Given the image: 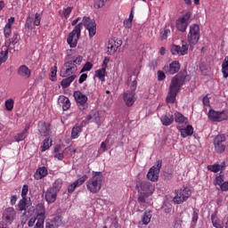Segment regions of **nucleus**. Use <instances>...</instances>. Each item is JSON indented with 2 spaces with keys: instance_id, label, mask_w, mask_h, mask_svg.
Here are the masks:
<instances>
[{
  "instance_id": "nucleus-1",
  "label": "nucleus",
  "mask_w": 228,
  "mask_h": 228,
  "mask_svg": "<svg viewBox=\"0 0 228 228\" xmlns=\"http://www.w3.org/2000/svg\"><path fill=\"white\" fill-rule=\"evenodd\" d=\"M83 26L86 28V29H87L89 37L94 38L97 33V23H95V20H92L90 17L84 16L82 22L77 24L75 28L68 35L67 44H69V47L72 49L77 45V41L79 40V37H81Z\"/></svg>"
},
{
  "instance_id": "nucleus-2",
  "label": "nucleus",
  "mask_w": 228,
  "mask_h": 228,
  "mask_svg": "<svg viewBox=\"0 0 228 228\" xmlns=\"http://www.w3.org/2000/svg\"><path fill=\"white\" fill-rule=\"evenodd\" d=\"M184 81H186V77L179 74L175 75L171 79L169 91L166 98V102H167L168 104H174V102H175V97H177V94H179L181 86L184 85Z\"/></svg>"
},
{
  "instance_id": "nucleus-3",
  "label": "nucleus",
  "mask_w": 228,
  "mask_h": 228,
  "mask_svg": "<svg viewBox=\"0 0 228 228\" xmlns=\"http://www.w3.org/2000/svg\"><path fill=\"white\" fill-rule=\"evenodd\" d=\"M42 22V12H36L35 14L29 12L26 18L25 29L27 31H32V33L28 34V37L37 35V28L35 26H40Z\"/></svg>"
},
{
  "instance_id": "nucleus-4",
  "label": "nucleus",
  "mask_w": 228,
  "mask_h": 228,
  "mask_svg": "<svg viewBox=\"0 0 228 228\" xmlns=\"http://www.w3.org/2000/svg\"><path fill=\"white\" fill-rule=\"evenodd\" d=\"M102 172H93V177L86 182V188L91 193H99L102 188Z\"/></svg>"
},
{
  "instance_id": "nucleus-5",
  "label": "nucleus",
  "mask_w": 228,
  "mask_h": 228,
  "mask_svg": "<svg viewBox=\"0 0 228 228\" xmlns=\"http://www.w3.org/2000/svg\"><path fill=\"white\" fill-rule=\"evenodd\" d=\"M190 197H191V190L190 188L184 187L183 189H177L175 191L173 202H175V204H183V202H186Z\"/></svg>"
},
{
  "instance_id": "nucleus-6",
  "label": "nucleus",
  "mask_w": 228,
  "mask_h": 228,
  "mask_svg": "<svg viewBox=\"0 0 228 228\" xmlns=\"http://www.w3.org/2000/svg\"><path fill=\"white\" fill-rule=\"evenodd\" d=\"M200 39V27L198 24H193L190 27L189 34L187 36V40L191 47L197 45L199 40Z\"/></svg>"
},
{
  "instance_id": "nucleus-7",
  "label": "nucleus",
  "mask_w": 228,
  "mask_h": 228,
  "mask_svg": "<svg viewBox=\"0 0 228 228\" xmlns=\"http://www.w3.org/2000/svg\"><path fill=\"white\" fill-rule=\"evenodd\" d=\"M161 167H163V160L159 159L155 166H152L149 172L147 173V179L151 181V183H156L158 179H159V172L161 170Z\"/></svg>"
},
{
  "instance_id": "nucleus-8",
  "label": "nucleus",
  "mask_w": 228,
  "mask_h": 228,
  "mask_svg": "<svg viewBox=\"0 0 228 228\" xmlns=\"http://www.w3.org/2000/svg\"><path fill=\"white\" fill-rule=\"evenodd\" d=\"M191 17V12H187L182 17L176 20V29L181 33H185L188 29V25L190 24V19Z\"/></svg>"
},
{
  "instance_id": "nucleus-9",
  "label": "nucleus",
  "mask_w": 228,
  "mask_h": 228,
  "mask_svg": "<svg viewBox=\"0 0 228 228\" xmlns=\"http://www.w3.org/2000/svg\"><path fill=\"white\" fill-rule=\"evenodd\" d=\"M208 118L211 122H223V120H228V110L216 111L210 110L208 111Z\"/></svg>"
},
{
  "instance_id": "nucleus-10",
  "label": "nucleus",
  "mask_w": 228,
  "mask_h": 228,
  "mask_svg": "<svg viewBox=\"0 0 228 228\" xmlns=\"http://www.w3.org/2000/svg\"><path fill=\"white\" fill-rule=\"evenodd\" d=\"M136 188L138 193H145L148 195H152V193H154V185H152L150 182L147 181L137 183Z\"/></svg>"
},
{
  "instance_id": "nucleus-11",
  "label": "nucleus",
  "mask_w": 228,
  "mask_h": 228,
  "mask_svg": "<svg viewBox=\"0 0 228 228\" xmlns=\"http://www.w3.org/2000/svg\"><path fill=\"white\" fill-rule=\"evenodd\" d=\"M16 216L17 212L15 211V208L9 207L4 210L2 219L5 224H12Z\"/></svg>"
},
{
  "instance_id": "nucleus-12",
  "label": "nucleus",
  "mask_w": 228,
  "mask_h": 228,
  "mask_svg": "<svg viewBox=\"0 0 228 228\" xmlns=\"http://www.w3.org/2000/svg\"><path fill=\"white\" fill-rule=\"evenodd\" d=\"M225 134H221L216 136L214 139V146L219 154L225 151Z\"/></svg>"
},
{
  "instance_id": "nucleus-13",
  "label": "nucleus",
  "mask_w": 228,
  "mask_h": 228,
  "mask_svg": "<svg viewBox=\"0 0 228 228\" xmlns=\"http://www.w3.org/2000/svg\"><path fill=\"white\" fill-rule=\"evenodd\" d=\"M77 72V66L72 61H67L62 67V77L72 76Z\"/></svg>"
},
{
  "instance_id": "nucleus-14",
  "label": "nucleus",
  "mask_w": 228,
  "mask_h": 228,
  "mask_svg": "<svg viewBox=\"0 0 228 228\" xmlns=\"http://www.w3.org/2000/svg\"><path fill=\"white\" fill-rule=\"evenodd\" d=\"M120 45H122V40L115 38L110 39L107 44V54H115Z\"/></svg>"
},
{
  "instance_id": "nucleus-15",
  "label": "nucleus",
  "mask_w": 228,
  "mask_h": 228,
  "mask_svg": "<svg viewBox=\"0 0 228 228\" xmlns=\"http://www.w3.org/2000/svg\"><path fill=\"white\" fill-rule=\"evenodd\" d=\"M171 53L174 55L180 54L181 56H184V54H188V43L182 42L181 45H171Z\"/></svg>"
},
{
  "instance_id": "nucleus-16",
  "label": "nucleus",
  "mask_w": 228,
  "mask_h": 228,
  "mask_svg": "<svg viewBox=\"0 0 228 228\" xmlns=\"http://www.w3.org/2000/svg\"><path fill=\"white\" fill-rule=\"evenodd\" d=\"M38 133L41 138L49 136L51 134V124L45 123V121H39L38 125Z\"/></svg>"
},
{
  "instance_id": "nucleus-17",
  "label": "nucleus",
  "mask_w": 228,
  "mask_h": 228,
  "mask_svg": "<svg viewBox=\"0 0 228 228\" xmlns=\"http://www.w3.org/2000/svg\"><path fill=\"white\" fill-rule=\"evenodd\" d=\"M180 69L181 63H179V61H174L169 64V66H165L163 68L164 72L171 75L177 74Z\"/></svg>"
},
{
  "instance_id": "nucleus-18",
  "label": "nucleus",
  "mask_w": 228,
  "mask_h": 228,
  "mask_svg": "<svg viewBox=\"0 0 228 228\" xmlns=\"http://www.w3.org/2000/svg\"><path fill=\"white\" fill-rule=\"evenodd\" d=\"M123 100L128 108H131L136 102V94L131 91H126L123 94Z\"/></svg>"
},
{
  "instance_id": "nucleus-19",
  "label": "nucleus",
  "mask_w": 228,
  "mask_h": 228,
  "mask_svg": "<svg viewBox=\"0 0 228 228\" xmlns=\"http://www.w3.org/2000/svg\"><path fill=\"white\" fill-rule=\"evenodd\" d=\"M63 224V217L61 216H55L45 224L46 228H56L61 226Z\"/></svg>"
},
{
  "instance_id": "nucleus-20",
  "label": "nucleus",
  "mask_w": 228,
  "mask_h": 228,
  "mask_svg": "<svg viewBox=\"0 0 228 228\" xmlns=\"http://www.w3.org/2000/svg\"><path fill=\"white\" fill-rule=\"evenodd\" d=\"M45 199L48 204H54V202H56V199H58V192L48 188L45 193Z\"/></svg>"
},
{
  "instance_id": "nucleus-21",
  "label": "nucleus",
  "mask_w": 228,
  "mask_h": 228,
  "mask_svg": "<svg viewBox=\"0 0 228 228\" xmlns=\"http://www.w3.org/2000/svg\"><path fill=\"white\" fill-rule=\"evenodd\" d=\"M73 95L75 101H77V104H80V106H85L88 102V96L81 93V91H75Z\"/></svg>"
},
{
  "instance_id": "nucleus-22",
  "label": "nucleus",
  "mask_w": 228,
  "mask_h": 228,
  "mask_svg": "<svg viewBox=\"0 0 228 228\" xmlns=\"http://www.w3.org/2000/svg\"><path fill=\"white\" fill-rule=\"evenodd\" d=\"M20 40V36L17 32H14L12 37L5 42V47H7L6 49H8V51H12V45L19 44Z\"/></svg>"
},
{
  "instance_id": "nucleus-23",
  "label": "nucleus",
  "mask_w": 228,
  "mask_h": 228,
  "mask_svg": "<svg viewBox=\"0 0 228 228\" xmlns=\"http://www.w3.org/2000/svg\"><path fill=\"white\" fill-rule=\"evenodd\" d=\"M18 76L24 79H29L31 77V69L26 65H21L18 69Z\"/></svg>"
},
{
  "instance_id": "nucleus-24",
  "label": "nucleus",
  "mask_w": 228,
  "mask_h": 228,
  "mask_svg": "<svg viewBox=\"0 0 228 228\" xmlns=\"http://www.w3.org/2000/svg\"><path fill=\"white\" fill-rule=\"evenodd\" d=\"M36 215L37 220H45V207L44 204L37 205Z\"/></svg>"
},
{
  "instance_id": "nucleus-25",
  "label": "nucleus",
  "mask_w": 228,
  "mask_h": 228,
  "mask_svg": "<svg viewBox=\"0 0 228 228\" xmlns=\"http://www.w3.org/2000/svg\"><path fill=\"white\" fill-rule=\"evenodd\" d=\"M160 122H162V125L166 126H172V124H174V115H162Z\"/></svg>"
},
{
  "instance_id": "nucleus-26",
  "label": "nucleus",
  "mask_w": 228,
  "mask_h": 228,
  "mask_svg": "<svg viewBox=\"0 0 228 228\" xmlns=\"http://www.w3.org/2000/svg\"><path fill=\"white\" fill-rule=\"evenodd\" d=\"M59 102L62 104L63 111H67L70 108V100L65 95H61L59 97Z\"/></svg>"
},
{
  "instance_id": "nucleus-27",
  "label": "nucleus",
  "mask_w": 228,
  "mask_h": 228,
  "mask_svg": "<svg viewBox=\"0 0 228 228\" xmlns=\"http://www.w3.org/2000/svg\"><path fill=\"white\" fill-rule=\"evenodd\" d=\"M180 133L182 138L191 136V134H193V126L191 125H188L185 128H181Z\"/></svg>"
},
{
  "instance_id": "nucleus-28",
  "label": "nucleus",
  "mask_w": 228,
  "mask_h": 228,
  "mask_svg": "<svg viewBox=\"0 0 228 228\" xmlns=\"http://www.w3.org/2000/svg\"><path fill=\"white\" fill-rule=\"evenodd\" d=\"M174 120H175V122H177L178 124H188V118L184 117L180 112L175 113Z\"/></svg>"
},
{
  "instance_id": "nucleus-29",
  "label": "nucleus",
  "mask_w": 228,
  "mask_h": 228,
  "mask_svg": "<svg viewBox=\"0 0 228 228\" xmlns=\"http://www.w3.org/2000/svg\"><path fill=\"white\" fill-rule=\"evenodd\" d=\"M76 79V75H71L61 80V86L62 88H69L70 86V83H72Z\"/></svg>"
},
{
  "instance_id": "nucleus-30",
  "label": "nucleus",
  "mask_w": 228,
  "mask_h": 228,
  "mask_svg": "<svg viewBox=\"0 0 228 228\" xmlns=\"http://www.w3.org/2000/svg\"><path fill=\"white\" fill-rule=\"evenodd\" d=\"M211 222L214 227L224 228V223H221L220 219H218V216H216V214L211 215Z\"/></svg>"
},
{
  "instance_id": "nucleus-31",
  "label": "nucleus",
  "mask_w": 228,
  "mask_h": 228,
  "mask_svg": "<svg viewBox=\"0 0 228 228\" xmlns=\"http://www.w3.org/2000/svg\"><path fill=\"white\" fill-rule=\"evenodd\" d=\"M82 129L83 124H81V126H75L71 131V138L74 140H76V138H79V133H81Z\"/></svg>"
},
{
  "instance_id": "nucleus-32",
  "label": "nucleus",
  "mask_w": 228,
  "mask_h": 228,
  "mask_svg": "<svg viewBox=\"0 0 228 228\" xmlns=\"http://www.w3.org/2000/svg\"><path fill=\"white\" fill-rule=\"evenodd\" d=\"M27 206H28V199L22 198V199L19 201V203H18L19 211H25V212L23 213V216H26V213H28V212H26V208H27Z\"/></svg>"
},
{
  "instance_id": "nucleus-33",
  "label": "nucleus",
  "mask_w": 228,
  "mask_h": 228,
  "mask_svg": "<svg viewBox=\"0 0 228 228\" xmlns=\"http://www.w3.org/2000/svg\"><path fill=\"white\" fill-rule=\"evenodd\" d=\"M151 197V194H145L142 192H139L138 198H137V202L140 204V206H145V202L147 199Z\"/></svg>"
},
{
  "instance_id": "nucleus-34",
  "label": "nucleus",
  "mask_w": 228,
  "mask_h": 228,
  "mask_svg": "<svg viewBox=\"0 0 228 228\" xmlns=\"http://www.w3.org/2000/svg\"><path fill=\"white\" fill-rule=\"evenodd\" d=\"M63 184V182L61 181V179H57L52 187H50V190L54 191L57 193H60V190H61V186Z\"/></svg>"
},
{
  "instance_id": "nucleus-35",
  "label": "nucleus",
  "mask_w": 228,
  "mask_h": 228,
  "mask_svg": "<svg viewBox=\"0 0 228 228\" xmlns=\"http://www.w3.org/2000/svg\"><path fill=\"white\" fill-rule=\"evenodd\" d=\"M222 72L225 79L228 77V56L224 58V61L222 64Z\"/></svg>"
},
{
  "instance_id": "nucleus-36",
  "label": "nucleus",
  "mask_w": 228,
  "mask_h": 228,
  "mask_svg": "<svg viewBox=\"0 0 228 228\" xmlns=\"http://www.w3.org/2000/svg\"><path fill=\"white\" fill-rule=\"evenodd\" d=\"M51 145H53V141L51 139H49L48 137H46L41 146L42 152H45V151L50 149Z\"/></svg>"
},
{
  "instance_id": "nucleus-37",
  "label": "nucleus",
  "mask_w": 228,
  "mask_h": 228,
  "mask_svg": "<svg viewBox=\"0 0 228 228\" xmlns=\"http://www.w3.org/2000/svg\"><path fill=\"white\" fill-rule=\"evenodd\" d=\"M8 61V49L2 50L0 52V67L3 63H6Z\"/></svg>"
},
{
  "instance_id": "nucleus-38",
  "label": "nucleus",
  "mask_w": 228,
  "mask_h": 228,
  "mask_svg": "<svg viewBox=\"0 0 228 228\" xmlns=\"http://www.w3.org/2000/svg\"><path fill=\"white\" fill-rule=\"evenodd\" d=\"M208 170H209L210 172H214V174H216L217 172H220V170H222V165L214 164L208 166Z\"/></svg>"
},
{
  "instance_id": "nucleus-39",
  "label": "nucleus",
  "mask_w": 228,
  "mask_h": 228,
  "mask_svg": "<svg viewBox=\"0 0 228 228\" xmlns=\"http://www.w3.org/2000/svg\"><path fill=\"white\" fill-rule=\"evenodd\" d=\"M224 183V175L222 173H219L216 175V178L214 180L215 186H220Z\"/></svg>"
},
{
  "instance_id": "nucleus-40",
  "label": "nucleus",
  "mask_w": 228,
  "mask_h": 228,
  "mask_svg": "<svg viewBox=\"0 0 228 228\" xmlns=\"http://www.w3.org/2000/svg\"><path fill=\"white\" fill-rule=\"evenodd\" d=\"M151 218H152V214H151V212L144 213L142 217L143 225H148L149 224H151Z\"/></svg>"
},
{
  "instance_id": "nucleus-41",
  "label": "nucleus",
  "mask_w": 228,
  "mask_h": 228,
  "mask_svg": "<svg viewBox=\"0 0 228 228\" xmlns=\"http://www.w3.org/2000/svg\"><path fill=\"white\" fill-rule=\"evenodd\" d=\"M106 74V69L104 68H102L101 69H97L95 71V77H99L101 81H104V76Z\"/></svg>"
},
{
  "instance_id": "nucleus-42",
  "label": "nucleus",
  "mask_w": 228,
  "mask_h": 228,
  "mask_svg": "<svg viewBox=\"0 0 228 228\" xmlns=\"http://www.w3.org/2000/svg\"><path fill=\"white\" fill-rule=\"evenodd\" d=\"M93 122H95L98 126H101V114H99V111L93 112Z\"/></svg>"
},
{
  "instance_id": "nucleus-43",
  "label": "nucleus",
  "mask_w": 228,
  "mask_h": 228,
  "mask_svg": "<svg viewBox=\"0 0 228 228\" xmlns=\"http://www.w3.org/2000/svg\"><path fill=\"white\" fill-rule=\"evenodd\" d=\"M26 136H28V134L22 131L14 136V140H15V142H22V141L26 140Z\"/></svg>"
},
{
  "instance_id": "nucleus-44",
  "label": "nucleus",
  "mask_w": 228,
  "mask_h": 228,
  "mask_svg": "<svg viewBox=\"0 0 228 228\" xmlns=\"http://www.w3.org/2000/svg\"><path fill=\"white\" fill-rule=\"evenodd\" d=\"M37 173L39 175V179H42V177H45V175H47V167H39L37 170Z\"/></svg>"
},
{
  "instance_id": "nucleus-45",
  "label": "nucleus",
  "mask_w": 228,
  "mask_h": 228,
  "mask_svg": "<svg viewBox=\"0 0 228 228\" xmlns=\"http://www.w3.org/2000/svg\"><path fill=\"white\" fill-rule=\"evenodd\" d=\"M91 69H94V64H92L90 61H87L80 70V73L83 74V72H90Z\"/></svg>"
},
{
  "instance_id": "nucleus-46",
  "label": "nucleus",
  "mask_w": 228,
  "mask_h": 228,
  "mask_svg": "<svg viewBox=\"0 0 228 228\" xmlns=\"http://www.w3.org/2000/svg\"><path fill=\"white\" fill-rule=\"evenodd\" d=\"M13 99H8L5 101V109L7 110V111H12V110H13Z\"/></svg>"
},
{
  "instance_id": "nucleus-47",
  "label": "nucleus",
  "mask_w": 228,
  "mask_h": 228,
  "mask_svg": "<svg viewBox=\"0 0 228 228\" xmlns=\"http://www.w3.org/2000/svg\"><path fill=\"white\" fill-rule=\"evenodd\" d=\"M11 35H12V27H10V25H5V27L4 28V38H10Z\"/></svg>"
},
{
  "instance_id": "nucleus-48",
  "label": "nucleus",
  "mask_w": 228,
  "mask_h": 228,
  "mask_svg": "<svg viewBox=\"0 0 228 228\" xmlns=\"http://www.w3.org/2000/svg\"><path fill=\"white\" fill-rule=\"evenodd\" d=\"M170 35V29L165 28L163 31L160 32V40H167L168 38V36Z\"/></svg>"
},
{
  "instance_id": "nucleus-49",
  "label": "nucleus",
  "mask_w": 228,
  "mask_h": 228,
  "mask_svg": "<svg viewBox=\"0 0 228 228\" xmlns=\"http://www.w3.org/2000/svg\"><path fill=\"white\" fill-rule=\"evenodd\" d=\"M108 0H95L94 2V8L99 10V8H102V6H105Z\"/></svg>"
},
{
  "instance_id": "nucleus-50",
  "label": "nucleus",
  "mask_w": 228,
  "mask_h": 228,
  "mask_svg": "<svg viewBox=\"0 0 228 228\" xmlns=\"http://www.w3.org/2000/svg\"><path fill=\"white\" fill-rule=\"evenodd\" d=\"M58 72V67L55 65L51 68V81H56V74Z\"/></svg>"
},
{
  "instance_id": "nucleus-51",
  "label": "nucleus",
  "mask_w": 228,
  "mask_h": 228,
  "mask_svg": "<svg viewBox=\"0 0 228 228\" xmlns=\"http://www.w3.org/2000/svg\"><path fill=\"white\" fill-rule=\"evenodd\" d=\"M88 179V175H84L82 177L78 178L77 181H75V184L77 186H81V184H84V183Z\"/></svg>"
},
{
  "instance_id": "nucleus-52",
  "label": "nucleus",
  "mask_w": 228,
  "mask_h": 228,
  "mask_svg": "<svg viewBox=\"0 0 228 228\" xmlns=\"http://www.w3.org/2000/svg\"><path fill=\"white\" fill-rule=\"evenodd\" d=\"M157 76H158V81H165V79L167 78V75H165V72L159 70L157 72Z\"/></svg>"
},
{
  "instance_id": "nucleus-53",
  "label": "nucleus",
  "mask_w": 228,
  "mask_h": 228,
  "mask_svg": "<svg viewBox=\"0 0 228 228\" xmlns=\"http://www.w3.org/2000/svg\"><path fill=\"white\" fill-rule=\"evenodd\" d=\"M28 191H29V189L27 184L23 185L22 191H21V197L22 199H27Z\"/></svg>"
},
{
  "instance_id": "nucleus-54",
  "label": "nucleus",
  "mask_w": 228,
  "mask_h": 228,
  "mask_svg": "<svg viewBox=\"0 0 228 228\" xmlns=\"http://www.w3.org/2000/svg\"><path fill=\"white\" fill-rule=\"evenodd\" d=\"M83 61V56L81 55H78L77 57H73V61L72 62L75 64V65H81V62Z\"/></svg>"
},
{
  "instance_id": "nucleus-55",
  "label": "nucleus",
  "mask_w": 228,
  "mask_h": 228,
  "mask_svg": "<svg viewBox=\"0 0 228 228\" xmlns=\"http://www.w3.org/2000/svg\"><path fill=\"white\" fill-rule=\"evenodd\" d=\"M72 10H73V7H68L66 9H63L65 19H69V17L70 16V13H72Z\"/></svg>"
},
{
  "instance_id": "nucleus-56",
  "label": "nucleus",
  "mask_w": 228,
  "mask_h": 228,
  "mask_svg": "<svg viewBox=\"0 0 228 228\" xmlns=\"http://www.w3.org/2000/svg\"><path fill=\"white\" fill-rule=\"evenodd\" d=\"M77 188V184L74 182L68 187V193H74V191Z\"/></svg>"
},
{
  "instance_id": "nucleus-57",
  "label": "nucleus",
  "mask_w": 228,
  "mask_h": 228,
  "mask_svg": "<svg viewBox=\"0 0 228 228\" xmlns=\"http://www.w3.org/2000/svg\"><path fill=\"white\" fill-rule=\"evenodd\" d=\"M191 220L194 224H197V220H199V210L194 209Z\"/></svg>"
},
{
  "instance_id": "nucleus-58",
  "label": "nucleus",
  "mask_w": 228,
  "mask_h": 228,
  "mask_svg": "<svg viewBox=\"0 0 228 228\" xmlns=\"http://www.w3.org/2000/svg\"><path fill=\"white\" fill-rule=\"evenodd\" d=\"M137 86H138V83L136 82V80L132 81L130 86V92H133L134 94V92H136Z\"/></svg>"
},
{
  "instance_id": "nucleus-59",
  "label": "nucleus",
  "mask_w": 228,
  "mask_h": 228,
  "mask_svg": "<svg viewBox=\"0 0 228 228\" xmlns=\"http://www.w3.org/2000/svg\"><path fill=\"white\" fill-rule=\"evenodd\" d=\"M91 120H94V113L87 115L86 120L82 122V126H84V124H90Z\"/></svg>"
},
{
  "instance_id": "nucleus-60",
  "label": "nucleus",
  "mask_w": 228,
  "mask_h": 228,
  "mask_svg": "<svg viewBox=\"0 0 228 228\" xmlns=\"http://www.w3.org/2000/svg\"><path fill=\"white\" fill-rule=\"evenodd\" d=\"M108 63H110V57H105L102 65V69H103V70H106L108 68Z\"/></svg>"
},
{
  "instance_id": "nucleus-61",
  "label": "nucleus",
  "mask_w": 228,
  "mask_h": 228,
  "mask_svg": "<svg viewBox=\"0 0 228 228\" xmlns=\"http://www.w3.org/2000/svg\"><path fill=\"white\" fill-rule=\"evenodd\" d=\"M44 219H37V222L36 223V225L34 228H44Z\"/></svg>"
},
{
  "instance_id": "nucleus-62",
  "label": "nucleus",
  "mask_w": 228,
  "mask_h": 228,
  "mask_svg": "<svg viewBox=\"0 0 228 228\" xmlns=\"http://www.w3.org/2000/svg\"><path fill=\"white\" fill-rule=\"evenodd\" d=\"M219 187L222 191H228V182H224L222 184L219 185Z\"/></svg>"
},
{
  "instance_id": "nucleus-63",
  "label": "nucleus",
  "mask_w": 228,
  "mask_h": 228,
  "mask_svg": "<svg viewBox=\"0 0 228 228\" xmlns=\"http://www.w3.org/2000/svg\"><path fill=\"white\" fill-rule=\"evenodd\" d=\"M86 77H88V75L86 73H84L80 76L78 79V83L81 85L82 83H85L86 81Z\"/></svg>"
},
{
  "instance_id": "nucleus-64",
  "label": "nucleus",
  "mask_w": 228,
  "mask_h": 228,
  "mask_svg": "<svg viewBox=\"0 0 228 228\" xmlns=\"http://www.w3.org/2000/svg\"><path fill=\"white\" fill-rule=\"evenodd\" d=\"M202 103L203 106H209V98L208 96L203 97Z\"/></svg>"
}]
</instances>
